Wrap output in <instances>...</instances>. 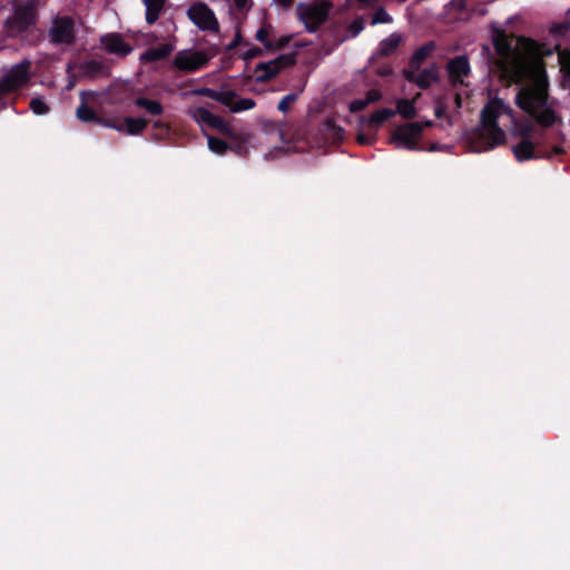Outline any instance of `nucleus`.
<instances>
[{"mask_svg": "<svg viewBox=\"0 0 570 570\" xmlns=\"http://www.w3.org/2000/svg\"><path fill=\"white\" fill-rule=\"evenodd\" d=\"M415 98L413 100L399 99L396 102V114H400L405 119L416 117L417 110L414 106Z\"/></svg>", "mask_w": 570, "mask_h": 570, "instance_id": "obj_19", "label": "nucleus"}, {"mask_svg": "<svg viewBox=\"0 0 570 570\" xmlns=\"http://www.w3.org/2000/svg\"><path fill=\"white\" fill-rule=\"evenodd\" d=\"M212 59L207 50L185 49L176 53L174 66L184 72H194L204 68Z\"/></svg>", "mask_w": 570, "mask_h": 570, "instance_id": "obj_5", "label": "nucleus"}, {"mask_svg": "<svg viewBox=\"0 0 570 570\" xmlns=\"http://www.w3.org/2000/svg\"><path fill=\"white\" fill-rule=\"evenodd\" d=\"M50 39L57 45H70L75 40V23L69 18H57L50 29Z\"/></svg>", "mask_w": 570, "mask_h": 570, "instance_id": "obj_9", "label": "nucleus"}, {"mask_svg": "<svg viewBox=\"0 0 570 570\" xmlns=\"http://www.w3.org/2000/svg\"><path fill=\"white\" fill-rule=\"evenodd\" d=\"M438 79V72L434 67L423 70L413 80L421 88H428Z\"/></svg>", "mask_w": 570, "mask_h": 570, "instance_id": "obj_21", "label": "nucleus"}, {"mask_svg": "<svg viewBox=\"0 0 570 570\" xmlns=\"http://www.w3.org/2000/svg\"><path fill=\"white\" fill-rule=\"evenodd\" d=\"M234 3L239 10H246L250 7V0H234Z\"/></svg>", "mask_w": 570, "mask_h": 570, "instance_id": "obj_32", "label": "nucleus"}, {"mask_svg": "<svg viewBox=\"0 0 570 570\" xmlns=\"http://www.w3.org/2000/svg\"><path fill=\"white\" fill-rule=\"evenodd\" d=\"M259 55H262V49L257 47L247 48L242 52V57L244 60H250Z\"/></svg>", "mask_w": 570, "mask_h": 570, "instance_id": "obj_31", "label": "nucleus"}, {"mask_svg": "<svg viewBox=\"0 0 570 570\" xmlns=\"http://www.w3.org/2000/svg\"><path fill=\"white\" fill-rule=\"evenodd\" d=\"M456 102H458V105H460V96L459 95L456 96Z\"/></svg>", "mask_w": 570, "mask_h": 570, "instance_id": "obj_40", "label": "nucleus"}, {"mask_svg": "<svg viewBox=\"0 0 570 570\" xmlns=\"http://www.w3.org/2000/svg\"><path fill=\"white\" fill-rule=\"evenodd\" d=\"M451 81L454 85H465L470 75V65L465 57H456L448 66Z\"/></svg>", "mask_w": 570, "mask_h": 570, "instance_id": "obj_11", "label": "nucleus"}, {"mask_svg": "<svg viewBox=\"0 0 570 570\" xmlns=\"http://www.w3.org/2000/svg\"><path fill=\"white\" fill-rule=\"evenodd\" d=\"M436 149H438V148H436V146H432V147L430 148V150H432V151H433V150H436Z\"/></svg>", "mask_w": 570, "mask_h": 570, "instance_id": "obj_41", "label": "nucleus"}, {"mask_svg": "<svg viewBox=\"0 0 570 570\" xmlns=\"http://www.w3.org/2000/svg\"><path fill=\"white\" fill-rule=\"evenodd\" d=\"M105 127L114 128L118 131L126 130L129 135L140 134L147 126V122L144 118H131L128 117L124 121V126H117L111 124L110 121H101Z\"/></svg>", "mask_w": 570, "mask_h": 570, "instance_id": "obj_14", "label": "nucleus"}, {"mask_svg": "<svg viewBox=\"0 0 570 570\" xmlns=\"http://www.w3.org/2000/svg\"><path fill=\"white\" fill-rule=\"evenodd\" d=\"M146 7V21L151 24L156 22L164 8L165 0H142Z\"/></svg>", "mask_w": 570, "mask_h": 570, "instance_id": "obj_17", "label": "nucleus"}, {"mask_svg": "<svg viewBox=\"0 0 570 570\" xmlns=\"http://www.w3.org/2000/svg\"><path fill=\"white\" fill-rule=\"evenodd\" d=\"M351 29L353 31V35H357L362 31L363 29V22L360 20V21H355L352 26H351Z\"/></svg>", "mask_w": 570, "mask_h": 570, "instance_id": "obj_33", "label": "nucleus"}, {"mask_svg": "<svg viewBox=\"0 0 570 570\" xmlns=\"http://www.w3.org/2000/svg\"><path fill=\"white\" fill-rule=\"evenodd\" d=\"M331 3L326 0H316L311 3H301L297 7L299 20L308 31H315L322 24L330 12Z\"/></svg>", "mask_w": 570, "mask_h": 570, "instance_id": "obj_4", "label": "nucleus"}, {"mask_svg": "<svg viewBox=\"0 0 570 570\" xmlns=\"http://www.w3.org/2000/svg\"><path fill=\"white\" fill-rule=\"evenodd\" d=\"M278 1L285 6H288L292 2V0H278Z\"/></svg>", "mask_w": 570, "mask_h": 570, "instance_id": "obj_39", "label": "nucleus"}, {"mask_svg": "<svg viewBox=\"0 0 570 570\" xmlns=\"http://www.w3.org/2000/svg\"><path fill=\"white\" fill-rule=\"evenodd\" d=\"M101 45L107 51L118 56H127L132 50V47L125 42L124 38L118 33L104 36L101 38Z\"/></svg>", "mask_w": 570, "mask_h": 570, "instance_id": "obj_12", "label": "nucleus"}, {"mask_svg": "<svg viewBox=\"0 0 570 570\" xmlns=\"http://www.w3.org/2000/svg\"><path fill=\"white\" fill-rule=\"evenodd\" d=\"M422 125H424V128H428V127H432L433 126V121L431 120H426V121H420Z\"/></svg>", "mask_w": 570, "mask_h": 570, "instance_id": "obj_36", "label": "nucleus"}, {"mask_svg": "<svg viewBox=\"0 0 570 570\" xmlns=\"http://www.w3.org/2000/svg\"><path fill=\"white\" fill-rule=\"evenodd\" d=\"M255 107V101L249 98L238 99L234 104L230 105V110L234 112H239L244 110H249Z\"/></svg>", "mask_w": 570, "mask_h": 570, "instance_id": "obj_25", "label": "nucleus"}, {"mask_svg": "<svg viewBox=\"0 0 570 570\" xmlns=\"http://www.w3.org/2000/svg\"><path fill=\"white\" fill-rule=\"evenodd\" d=\"M294 63L292 55L281 56L272 61L259 63L256 67V79L258 81H266L275 77L284 67Z\"/></svg>", "mask_w": 570, "mask_h": 570, "instance_id": "obj_10", "label": "nucleus"}, {"mask_svg": "<svg viewBox=\"0 0 570 570\" xmlns=\"http://www.w3.org/2000/svg\"><path fill=\"white\" fill-rule=\"evenodd\" d=\"M77 116L82 121H91L95 119L94 111L90 108H88L85 104H82L80 107H78Z\"/></svg>", "mask_w": 570, "mask_h": 570, "instance_id": "obj_28", "label": "nucleus"}, {"mask_svg": "<svg viewBox=\"0 0 570 570\" xmlns=\"http://www.w3.org/2000/svg\"><path fill=\"white\" fill-rule=\"evenodd\" d=\"M390 22H392V17L383 8H380L373 14L372 24L390 23Z\"/></svg>", "mask_w": 570, "mask_h": 570, "instance_id": "obj_27", "label": "nucleus"}, {"mask_svg": "<svg viewBox=\"0 0 570 570\" xmlns=\"http://www.w3.org/2000/svg\"><path fill=\"white\" fill-rule=\"evenodd\" d=\"M202 92H203V94H206V95H208V96H210V97H214L213 91H212V90H209V89H204V90H202Z\"/></svg>", "mask_w": 570, "mask_h": 570, "instance_id": "obj_37", "label": "nucleus"}, {"mask_svg": "<svg viewBox=\"0 0 570 570\" xmlns=\"http://www.w3.org/2000/svg\"><path fill=\"white\" fill-rule=\"evenodd\" d=\"M558 61L560 65V71L562 72L563 83L570 88V51H559Z\"/></svg>", "mask_w": 570, "mask_h": 570, "instance_id": "obj_20", "label": "nucleus"}, {"mask_svg": "<svg viewBox=\"0 0 570 570\" xmlns=\"http://www.w3.org/2000/svg\"><path fill=\"white\" fill-rule=\"evenodd\" d=\"M494 47L501 77L519 83L517 106L541 126L550 127L560 121L548 101L549 82L538 45L527 38L498 35Z\"/></svg>", "mask_w": 570, "mask_h": 570, "instance_id": "obj_1", "label": "nucleus"}, {"mask_svg": "<svg viewBox=\"0 0 570 570\" xmlns=\"http://www.w3.org/2000/svg\"><path fill=\"white\" fill-rule=\"evenodd\" d=\"M443 114H444V108L442 106H438L435 108V116L440 118V117H442Z\"/></svg>", "mask_w": 570, "mask_h": 570, "instance_id": "obj_35", "label": "nucleus"}, {"mask_svg": "<svg viewBox=\"0 0 570 570\" xmlns=\"http://www.w3.org/2000/svg\"><path fill=\"white\" fill-rule=\"evenodd\" d=\"M381 92L376 89H372L367 92L364 99H355L351 102L350 109L351 111H360L364 109L367 105L375 102L381 99Z\"/></svg>", "mask_w": 570, "mask_h": 570, "instance_id": "obj_18", "label": "nucleus"}, {"mask_svg": "<svg viewBox=\"0 0 570 570\" xmlns=\"http://www.w3.org/2000/svg\"><path fill=\"white\" fill-rule=\"evenodd\" d=\"M30 62L24 60L8 70L0 81V94L11 92L23 86L29 79Z\"/></svg>", "mask_w": 570, "mask_h": 570, "instance_id": "obj_7", "label": "nucleus"}, {"mask_svg": "<svg viewBox=\"0 0 570 570\" xmlns=\"http://www.w3.org/2000/svg\"><path fill=\"white\" fill-rule=\"evenodd\" d=\"M424 125L421 122H406L397 126L392 135L391 142L400 149L420 150V140Z\"/></svg>", "mask_w": 570, "mask_h": 570, "instance_id": "obj_3", "label": "nucleus"}, {"mask_svg": "<svg viewBox=\"0 0 570 570\" xmlns=\"http://www.w3.org/2000/svg\"><path fill=\"white\" fill-rule=\"evenodd\" d=\"M433 49V46L432 45H429V46H424L422 48H420L413 56V62H419L423 59H425V57L432 51Z\"/></svg>", "mask_w": 570, "mask_h": 570, "instance_id": "obj_30", "label": "nucleus"}, {"mask_svg": "<svg viewBox=\"0 0 570 570\" xmlns=\"http://www.w3.org/2000/svg\"><path fill=\"white\" fill-rule=\"evenodd\" d=\"M207 141L208 148L217 155H223L227 150V145L222 139L207 136Z\"/></svg>", "mask_w": 570, "mask_h": 570, "instance_id": "obj_24", "label": "nucleus"}, {"mask_svg": "<svg viewBox=\"0 0 570 570\" xmlns=\"http://www.w3.org/2000/svg\"><path fill=\"white\" fill-rule=\"evenodd\" d=\"M553 153H554V154H560V153H562V148H561L560 146H556V147L553 148Z\"/></svg>", "mask_w": 570, "mask_h": 570, "instance_id": "obj_38", "label": "nucleus"}, {"mask_svg": "<svg viewBox=\"0 0 570 570\" xmlns=\"http://www.w3.org/2000/svg\"><path fill=\"white\" fill-rule=\"evenodd\" d=\"M173 50H174V47L171 45L164 43L159 47L150 48V49L146 50L140 56V60L142 62L158 61V60L166 58Z\"/></svg>", "mask_w": 570, "mask_h": 570, "instance_id": "obj_15", "label": "nucleus"}, {"mask_svg": "<svg viewBox=\"0 0 570 570\" xmlns=\"http://www.w3.org/2000/svg\"><path fill=\"white\" fill-rule=\"evenodd\" d=\"M30 108L36 115H45L49 110L47 104L41 98H33L30 101Z\"/></svg>", "mask_w": 570, "mask_h": 570, "instance_id": "obj_26", "label": "nucleus"}, {"mask_svg": "<svg viewBox=\"0 0 570 570\" xmlns=\"http://www.w3.org/2000/svg\"><path fill=\"white\" fill-rule=\"evenodd\" d=\"M187 16L200 30H218V20L214 11L203 2L191 4L187 11Z\"/></svg>", "mask_w": 570, "mask_h": 570, "instance_id": "obj_6", "label": "nucleus"}, {"mask_svg": "<svg viewBox=\"0 0 570 570\" xmlns=\"http://www.w3.org/2000/svg\"><path fill=\"white\" fill-rule=\"evenodd\" d=\"M507 129L513 136L521 137V140L512 147V151L519 161L551 157V154L529 137L525 128L518 126L511 107L500 98L491 99L483 108L481 126L476 132L475 141L471 144L472 150L482 153L503 144L507 138Z\"/></svg>", "mask_w": 570, "mask_h": 570, "instance_id": "obj_2", "label": "nucleus"}, {"mask_svg": "<svg viewBox=\"0 0 570 570\" xmlns=\"http://www.w3.org/2000/svg\"><path fill=\"white\" fill-rule=\"evenodd\" d=\"M136 105L146 109L150 115H160L163 112L161 105L156 100H149L146 98H138Z\"/></svg>", "mask_w": 570, "mask_h": 570, "instance_id": "obj_23", "label": "nucleus"}, {"mask_svg": "<svg viewBox=\"0 0 570 570\" xmlns=\"http://www.w3.org/2000/svg\"><path fill=\"white\" fill-rule=\"evenodd\" d=\"M188 116L197 121L202 128L210 127L218 131L232 137L233 134L228 125L223 120L222 117L214 115L204 107H193L187 111Z\"/></svg>", "mask_w": 570, "mask_h": 570, "instance_id": "obj_8", "label": "nucleus"}, {"mask_svg": "<svg viewBox=\"0 0 570 570\" xmlns=\"http://www.w3.org/2000/svg\"><path fill=\"white\" fill-rule=\"evenodd\" d=\"M395 114H396V111L393 109H390V108L379 109L377 111L372 114L371 117L367 119V125L374 126V127L380 126L385 120L393 117Z\"/></svg>", "mask_w": 570, "mask_h": 570, "instance_id": "obj_22", "label": "nucleus"}, {"mask_svg": "<svg viewBox=\"0 0 570 570\" xmlns=\"http://www.w3.org/2000/svg\"><path fill=\"white\" fill-rule=\"evenodd\" d=\"M256 40L262 42L266 49H279L283 48L288 41L287 37H275L274 29L272 26L266 24L257 30Z\"/></svg>", "mask_w": 570, "mask_h": 570, "instance_id": "obj_13", "label": "nucleus"}, {"mask_svg": "<svg viewBox=\"0 0 570 570\" xmlns=\"http://www.w3.org/2000/svg\"><path fill=\"white\" fill-rule=\"evenodd\" d=\"M297 99L296 94H288L285 97L282 98V100L278 104V109L283 112H286L289 108V105L294 102Z\"/></svg>", "mask_w": 570, "mask_h": 570, "instance_id": "obj_29", "label": "nucleus"}, {"mask_svg": "<svg viewBox=\"0 0 570 570\" xmlns=\"http://www.w3.org/2000/svg\"><path fill=\"white\" fill-rule=\"evenodd\" d=\"M402 41L403 37L400 33L394 32L380 42L377 53L381 56H390L396 50Z\"/></svg>", "mask_w": 570, "mask_h": 570, "instance_id": "obj_16", "label": "nucleus"}, {"mask_svg": "<svg viewBox=\"0 0 570 570\" xmlns=\"http://www.w3.org/2000/svg\"><path fill=\"white\" fill-rule=\"evenodd\" d=\"M32 19H33V14H32V12H30L24 21H19L20 27L21 28L27 27L28 24H30L32 22Z\"/></svg>", "mask_w": 570, "mask_h": 570, "instance_id": "obj_34", "label": "nucleus"}]
</instances>
